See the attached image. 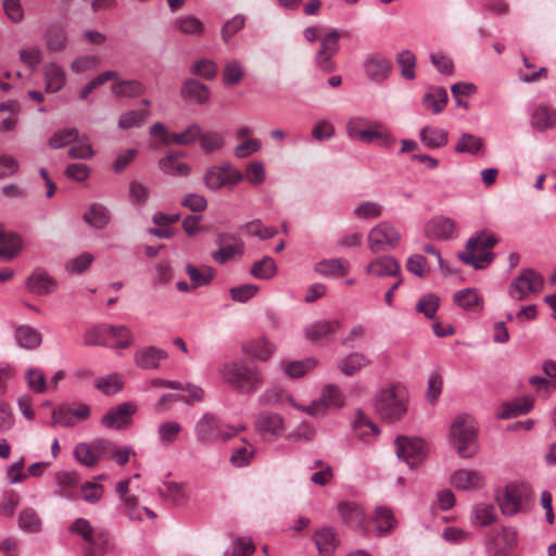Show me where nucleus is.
<instances>
[{
  "instance_id": "nucleus-15",
  "label": "nucleus",
  "mask_w": 556,
  "mask_h": 556,
  "mask_svg": "<svg viewBox=\"0 0 556 556\" xmlns=\"http://www.w3.org/2000/svg\"><path fill=\"white\" fill-rule=\"evenodd\" d=\"M458 231L457 224L450 217H432L425 227L426 236L434 240H450Z\"/></svg>"
},
{
  "instance_id": "nucleus-16",
  "label": "nucleus",
  "mask_w": 556,
  "mask_h": 556,
  "mask_svg": "<svg viewBox=\"0 0 556 556\" xmlns=\"http://www.w3.org/2000/svg\"><path fill=\"white\" fill-rule=\"evenodd\" d=\"M255 427L265 440H276L283 433V419L276 413L260 414Z\"/></svg>"
},
{
  "instance_id": "nucleus-38",
  "label": "nucleus",
  "mask_w": 556,
  "mask_h": 556,
  "mask_svg": "<svg viewBox=\"0 0 556 556\" xmlns=\"http://www.w3.org/2000/svg\"><path fill=\"white\" fill-rule=\"evenodd\" d=\"M161 170L166 175L187 176L190 167L187 163L178 161V156L174 152H168L159 161Z\"/></svg>"
},
{
  "instance_id": "nucleus-49",
  "label": "nucleus",
  "mask_w": 556,
  "mask_h": 556,
  "mask_svg": "<svg viewBox=\"0 0 556 556\" xmlns=\"http://www.w3.org/2000/svg\"><path fill=\"white\" fill-rule=\"evenodd\" d=\"M73 455H74V458L76 459V462H78L80 465L89 467V468L96 467L99 463L96 457V454H94L91 443H87V442L78 443L74 447Z\"/></svg>"
},
{
  "instance_id": "nucleus-56",
  "label": "nucleus",
  "mask_w": 556,
  "mask_h": 556,
  "mask_svg": "<svg viewBox=\"0 0 556 556\" xmlns=\"http://www.w3.org/2000/svg\"><path fill=\"white\" fill-rule=\"evenodd\" d=\"M454 302L464 309H473L480 305V298L476 289L467 288L454 294Z\"/></svg>"
},
{
  "instance_id": "nucleus-63",
  "label": "nucleus",
  "mask_w": 556,
  "mask_h": 556,
  "mask_svg": "<svg viewBox=\"0 0 556 556\" xmlns=\"http://www.w3.org/2000/svg\"><path fill=\"white\" fill-rule=\"evenodd\" d=\"M245 25V17L241 14L235 15L228 20L222 27V38L228 42L232 36L239 33Z\"/></svg>"
},
{
  "instance_id": "nucleus-27",
  "label": "nucleus",
  "mask_w": 556,
  "mask_h": 556,
  "mask_svg": "<svg viewBox=\"0 0 556 556\" xmlns=\"http://www.w3.org/2000/svg\"><path fill=\"white\" fill-rule=\"evenodd\" d=\"M313 540L317 546L319 554L330 555L339 545L338 534L333 528L326 527L316 531Z\"/></svg>"
},
{
  "instance_id": "nucleus-45",
  "label": "nucleus",
  "mask_w": 556,
  "mask_h": 556,
  "mask_svg": "<svg viewBox=\"0 0 556 556\" xmlns=\"http://www.w3.org/2000/svg\"><path fill=\"white\" fill-rule=\"evenodd\" d=\"M230 169V164L210 167L203 178V181L210 190H218L226 186V172Z\"/></svg>"
},
{
  "instance_id": "nucleus-10",
  "label": "nucleus",
  "mask_w": 556,
  "mask_h": 556,
  "mask_svg": "<svg viewBox=\"0 0 556 556\" xmlns=\"http://www.w3.org/2000/svg\"><path fill=\"white\" fill-rule=\"evenodd\" d=\"M68 531L81 536L89 547L85 551V556H96L97 551L108 543V533L103 530H94L91 523L85 518H77L70 527Z\"/></svg>"
},
{
  "instance_id": "nucleus-33",
  "label": "nucleus",
  "mask_w": 556,
  "mask_h": 556,
  "mask_svg": "<svg viewBox=\"0 0 556 556\" xmlns=\"http://www.w3.org/2000/svg\"><path fill=\"white\" fill-rule=\"evenodd\" d=\"M83 219L85 223L97 229H103L110 223L111 215L109 210L104 205L93 203L90 205L89 210L83 215Z\"/></svg>"
},
{
  "instance_id": "nucleus-12",
  "label": "nucleus",
  "mask_w": 556,
  "mask_h": 556,
  "mask_svg": "<svg viewBox=\"0 0 556 556\" xmlns=\"http://www.w3.org/2000/svg\"><path fill=\"white\" fill-rule=\"evenodd\" d=\"M137 412L134 402H125L110 408L102 417L101 424L109 429H124L131 424L132 415Z\"/></svg>"
},
{
  "instance_id": "nucleus-54",
  "label": "nucleus",
  "mask_w": 556,
  "mask_h": 556,
  "mask_svg": "<svg viewBox=\"0 0 556 556\" xmlns=\"http://www.w3.org/2000/svg\"><path fill=\"white\" fill-rule=\"evenodd\" d=\"M396 62L401 67V74L404 78L409 80L415 78L416 56L412 51H401L396 56Z\"/></svg>"
},
{
  "instance_id": "nucleus-44",
  "label": "nucleus",
  "mask_w": 556,
  "mask_h": 556,
  "mask_svg": "<svg viewBox=\"0 0 556 556\" xmlns=\"http://www.w3.org/2000/svg\"><path fill=\"white\" fill-rule=\"evenodd\" d=\"M200 136L201 127L198 124H192L181 132L169 134V137L165 139V144L191 146L199 140Z\"/></svg>"
},
{
  "instance_id": "nucleus-3",
  "label": "nucleus",
  "mask_w": 556,
  "mask_h": 556,
  "mask_svg": "<svg viewBox=\"0 0 556 556\" xmlns=\"http://www.w3.org/2000/svg\"><path fill=\"white\" fill-rule=\"evenodd\" d=\"M407 405L406 389L400 384H392L378 392L375 400V412L383 421L395 422L407 413Z\"/></svg>"
},
{
  "instance_id": "nucleus-22",
  "label": "nucleus",
  "mask_w": 556,
  "mask_h": 556,
  "mask_svg": "<svg viewBox=\"0 0 556 556\" xmlns=\"http://www.w3.org/2000/svg\"><path fill=\"white\" fill-rule=\"evenodd\" d=\"M448 94L443 87H431L421 99L422 106L433 114L441 113L446 106Z\"/></svg>"
},
{
  "instance_id": "nucleus-48",
  "label": "nucleus",
  "mask_w": 556,
  "mask_h": 556,
  "mask_svg": "<svg viewBox=\"0 0 556 556\" xmlns=\"http://www.w3.org/2000/svg\"><path fill=\"white\" fill-rule=\"evenodd\" d=\"M18 526L23 531L37 533L41 530V519L34 508H24L18 515Z\"/></svg>"
},
{
  "instance_id": "nucleus-47",
  "label": "nucleus",
  "mask_w": 556,
  "mask_h": 556,
  "mask_svg": "<svg viewBox=\"0 0 556 556\" xmlns=\"http://www.w3.org/2000/svg\"><path fill=\"white\" fill-rule=\"evenodd\" d=\"M483 139L471 134L464 132L455 144L457 153L479 154L483 152Z\"/></svg>"
},
{
  "instance_id": "nucleus-39",
  "label": "nucleus",
  "mask_w": 556,
  "mask_h": 556,
  "mask_svg": "<svg viewBox=\"0 0 556 556\" xmlns=\"http://www.w3.org/2000/svg\"><path fill=\"white\" fill-rule=\"evenodd\" d=\"M497 520L496 508L491 503H478L472 508V522L480 527H488Z\"/></svg>"
},
{
  "instance_id": "nucleus-24",
  "label": "nucleus",
  "mask_w": 556,
  "mask_h": 556,
  "mask_svg": "<svg viewBox=\"0 0 556 556\" xmlns=\"http://www.w3.org/2000/svg\"><path fill=\"white\" fill-rule=\"evenodd\" d=\"M338 511L345 525L354 529H364L365 515L358 505L342 502L338 504Z\"/></svg>"
},
{
  "instance_id": "nucleus-30",
  "label": "nucleus",
  "mask_w": 556,
  "mask_h": 556,
  "mask_svg": "<svg viewBox=\"0 0 556 556\" xmlns=\"http://www.w3.org/2000/svg\"><path fill=\"white\" fill-rule=\"evenodd\" d=\"M420 140L429 149L445 147L448 142V132L445 129L425 126L419 132Z\"/></svg>"
},
{
  "instance_id": "nucleus-53",
  "label": "nucleus",
  "mask_w": 556,
  "mask_h": 556,
  "mask_svg": "<svg viewBox=\"0 0 556 556\" xmlns=\"http://www.w3.org/2000/svg\"><path fill=\"white\" fill-rule=\"evenodd\" d=\"M149 116L147 110H131L119 116L118 126L123 129L140 127Z\"/></svg>"
},
{
  "instance_id": "nucleus-26",
  "label": "nucleus",
  "mask_w": 556,
  "mask_h": 556,
  "mask_svg": "<svg viewBox=\"0 0 556 556\" xmlns=\"http://www.w3.org/2000/svg\"><path fill=\"white\" fill-rule=\"evenodd\" d=\"M167 356L166 351L150 346L136 353L135 363L142 369H155L160 362L166 359Z\"/></svg>"
},
{
  "instance_id": "nucleus-6",
  "label": "nucleus",
  "mask_w": 556,
  "mask_h": 556,
  "mask_svg": "<svg viewBox=\"0 0 556 556\" xmlns=\"http://www.w3.org/2000/svg\"><path fill=\"white\" fill-rule=\"evenodd\" d=\"M544 279L542 275L531 268H523L513 279L508 288V294L516 301L526 300L531 293H539L543 289Z\"/></svg>"
},
{
  "instance_id": "nucleus-58",
  "label": "nucleus",
  "mask_w": 556,
  "mask_h": 556,
  "mask_svg": "<svg viewBox=\"0 0 556 556\" xmlns=\"http://www.w3.org/2000/svg\"><path fill=\"white\" fill-rule=\"evenodd\" d=\"M149 195H150V190L142 182H139L137 180H132L129 182L128 197H129V201L134 205H138V206L144 205L149 199Z\"/></svg>"
},
{
  "instance_id": "nucleus-52",
  "label": "nucleus",
  "mask_w": 556,
  "mask_h": 556,
  "mask_svg": "<svg viewBox=\"0 0 556 556\" xmlns=\"http://www.w3.org/2000/svg\"><path fill=\"white\" fill-rule=\"evenodd\" d=\"M277 266L270 256H264L251 267V275L258 279H269L275 276Z\"/></svg>"
},
{
  "instance_id": "nucleus-61",
  "label": "nucleus",
  "mask_w": 556,
  "mask_h": 556,
  "mask_svg": "<svg viewBox=\"0 0 556 556\" xmlns=\"http://www.w3.org/2000/svg\"><path fill=\"white\" fill-rule=\"evenodd\" d=\"M354 214L361 219L378 218L382 215V206L377 202L365 201L355 207Z\"/></svg>"
},
{
  "instance_id": "nucleus-31",
  "label": "nucleus",
  "mask_w": 556,
  "mask_h": 556,
  "mask_svg": "<svg viewBox=\"0 0 556 556\" xmlns=\"http://www.w3.org/2000/svg\"><path fill=\"white\" fill-rule=\"evenodd\" d=\"M350 264L343 258L323 260L315 264V271L323 276L343 277L349 273Z\"/></svg>"
},
{
  "instance_id": "nucleus-40",
  "label": "nucleus",
  "mask_w": 556,
  "mask_h": 556,
  "mask_svg": "<svg viewBox=\"0 0 556 556\" xmlns=\"http://www.w3.org/2000/svg\"><path fill=\"white\" fill-rule=\"evenodd\" d=\"M181 93L184 98L194 100L199 104H204L210 99L207 87L195 79H187L182 86Z\"/></svg>"
},
{
  "instance_id": "nucleus-50",
  "label": "nucleus",
  "mask_w": 556,
  "mask_h": 556,
  "mask_svg": "<svg viewBox=\"0 0 556 556\" xmlns=\"http://www.w3.org/2000/svg\"><path fill=\"white\" fill-rule=\"evenodd\" d=\"M182 427L177 421H165L159 426L157 434L162 445L169 446L172 445L178 438L181 432Z\"/></svg>"
},
{
  "instance_id": "nucleus-9",
  "label": "nucleus",
  "mask_w": 556,
  "mask_h": 556,
  "mask_svg": "<svg viewBox=\"0 0 556 556\" xmlns=\"http://www.w3.org/2000/svg\"><path fill=\"white\" fill-rule=\"evenodd\" d=\"M394 445L397 458L405 462L410 468H414L426 458V443L420 438L399 435L395 439Z\"/></svg>"
},
{
  "instance_id": "nucleus-2",
  "label": "nucleus",
  "mask_w": 556,
  "mask_h": 556,
  "mask_svg": "<svg viewBox=\"0 0 556 556\" xmlns=\"http://www.w3.org/2000/svg\"><path fill=\"white\" fill-rule=\"evenodd\" d=\"M478 426L475 418L466 413L457 415L451 425L450 441L463 458H470L478 452Z\"/></svg>"
},
{
  "instance_id": "nucleus-28",
  "label": "nucleus",
  "mask_w": 556,
  "mask_h": 556,
  "mask_svg": "<svg viewBox=\"0 0 556 556\" xmlns=\"http://www.w3.org/2000/svg\"><path fill=\"white\" fill-rule=\"evenodd\" d=\"M341 327L339 319L318 320L305 328V337L309 341H318L334 333Z\"/></svg>"
},
{
  "instance_id": "nucleus-55",
  "label": "nucleus",
  "mask_w": 556,
  "mask_h": 556,
  "mask_svg": "<svg viewBox=\"0 0 556 556\" xmlns=\"http://www.w3.org/2000/svg\"><path fill=\"white\" fill-rule=\"evenodd\" d=\"M244 252V243L238 242L233 245L219 247L218 250L212 253V258L220 265L226 264L229 260L236 255H242Z\"/></svg>"
},
{
  "instance_id": "nucleus-35",
  "label": "nucleus",
  "mask_w": 556,
  "mask_h": 556,
  "mask_svg": "<svg viewBox=\"0 0 556 556\" xmlns=\"http://www.w3.org/2000/svg\"><path fill=\"white\" fill-rule=\"evenodd\" d=\"M173 27L179 33L189 36H201L205 29L203 22L193 15L178 16L173 22Z\"/></svg>"
},
{
  "instance_id": "nucleus-5",
  "label": "nucleus",
  "mask_w": 556,
  "mask_h": 556,
  "mask_svg": "<svg viewBox=\"0 0 556 556\" xmlns=\"http://www.w3.org/2000/svg\"><path fill=\"white\" fill-rule=\"evenodd\" d=\"M243 429V426L236 428L224 425L213 414H204L194 426L197 440L203 445H212L219 440L226 442Z\"/></svg>"
},
{
  "instance_id": "nucleus-4",
  "label": "nucleus",
  "mask_w": 556,
  "mask_h": 556,
  "mask_svg": "<svg viewBox=\"0 0 556 556\" xmlns=\"http://www.w3.org/2000/svg\"><path fill=\"white\" fill-rule=\"evenodd\" d=\"M496 242L497 238L494 235L480 232L467 241L466 251L459 252L458 257L476 269L485 268L494 258V254L488 250Z\"/></svg>"
},
{
  "instance_id": "nucleus-21",
  "label": "nucleus",
  "mask_w": 556,
  "mask_h": 556,
  "mask_svg": "<svg viewBox=\"0 0 556 556\" xmlns=\"http://www.w3.org/2000/svg\"><path fill=\"white\" fill-rule=\"evenodd\" d=\"M400 271V263L390 255L380 256L366 266V273L376 277L399 276Z\"/></svg>"
},
{
  "instance_id": "nucleus-14",
  "label": "nucleus",
  "mask_w": 556,
  "mask_h": 556,
  "mask_svg": "<svg viewBox=\"0 0 556 556\" xmlns=\"http://www.w3.org/2000/svg\"><path fill=\"white\" fill-rule=\"evenodd\" d=\"M344 404V395L334 384H327L321 393L320 399L314 401L306 407L309 415L317 416L324 414L327 407L339 408Z\"/></svg>"
},
{
  "instance_id": "nucleus-51",
  "label": "nucleus",
  "mask_w": 556,
  "mask_h": 556,
  "mask_svg": "<svg viewBox=\"0 0 556 556\" xmlns=\"http://www.w3.org/2000/svg\"><path fill=\"white\" fill-rule=\"evenodd\" d=\"M79 134L76 128H64L56 130L48 141V144L51 149H61L68 143H72L78 140Z\"/></svg>"
},
{
  "instance_id": "nucleus-41",
  "label": "nucleus",
  "mask_w": 556,
  "mask_h": 556,
  "mask_svg": "<svg viewBox=\"0 0 556 556\" xmlns=\"http://www.w3.org/2000/svg\"><path fill=\"white\" fill-rule=\"evenodd\" d=\"M375 522L377 535L379 536L390 533L396 526L393 511L386 506H379L376 508Z\"/></svg>"
},
{
  "instance_id": "nucleus-25",
  "label": "nucleus",
  "mask_w": 556,
  "mask_h": 556,
  "mask_svg": "<svg viewBox=\"0 0 556 556\" xmlns=\"http://www.w3.org/2000/svg\"><path fill=\"white\" fill-rule=\"evenodd\" d=\"M391 68L392 63L381 55H372L365 62V71L367 76L376 81L386 79L391 72Z\"/></svg>"
},
{
  "instance_id": "nucleus-59",
  "label": "nucleus",
  "mask_w": 556,
  "mask_h": 556,
  "mask_svg": "<svg viewBox=\"0 0 556 556\" xmlns=\"http://www.w3.org/2000/svg\"><path fill=\"white\" fill-rule=\"evenodd\" d=\"M75 142L76 144L72 146L67 151V155L71 159L89 160L94 155L87 136L79 137Z\"/></svg>"
},
{
  "instance_id": "nucleus-36",
  "label": "nucleus",
  "mask_w": 556,
  "mask_h": 556,
  "mask_svg": "<svg viewBox=\"0 0 556 556\" xmlns=\"http://www.w3.org/2000/svg\"><path fill=\"white\" fill-rule=\"evenodd\" d=\"M46 91L56 92L61 90L66 81L64 70L56 63H49L45 67Z\"/></svg>"
},
{
  "instance_id": "nucleus-43",
  "label": "nucleus",
  "mask_w": 556,
  "mask_h": 556,
  "mask_svg": "<svg viewBox=\"0 0 556 556\" xmlns=\"http://www.w3.org/2000/svg\"><path fill=\"white\" fill-rule=\"evenodd\" d=\"M317 361L314 357H306L301 361L286 362L282 364L286 375L290 378H301L307 372L314 370Z\"/></svg>"
},
{
  "instance_id": "nucleus-60",
  "label": "nucleus",
  "mask_w": 556,
  "mask_h": 556,
  "mask_svg": "<svg viewBox=\"0 0 556 556\" xmlns=\"http://www.w3.org/2000/svg\"><path fill=\"white\" fill-rule=\"evenodd\" d=\"M244 228L248 235L258 237L262 240L270 239L278 233L275 227H265L260 219L247 223Z\"/></svg>"
},
{
  "instance_id": "nucleus-13",
  "label": "nucleus",
  "mask_w": 556,
  "mask_h": 556,
  "mask_svg": "<svg viewBox=\"0 0 556 556\" xmlns=\"http://www.w3.org/2000/svg\"><path fill=\"white\" fill-rule=\"evenodd\" d=\"M339 33L333 29L321 40V47L316 54V64L326 73L332 72L336 68L332 56L339 51Z\"/></svg>"
},
{
  "instance_id": "nucleus-19",
  "label": "nucleus",
  "mask_w": 556,
  "mask_h": 556,
  "mask_svg": "<svg viewBox=\"0 0 556 556\" xmlns=\"http://www.w3.org/2000/svg\"><path fill=\"white\" fill-rule=\"evenodd\" d=\"M451 483L458 490H477L483 486L484 476L478 470L458 469L452 475Z\"/></svg>"
},
{
  "instance_id": "nucleus-11",
  "label": "nucleus",
  "mask_w": 556,
  "mask_h": 556,
  "mask_svg": "<svg viewBox=\"0 0 556 556\" xmlns=\"http://www.w3.org/2000/svg\"><path fill=\"white\" fill-rule=\"evenodd\" d=\"M366 124L365 119L355 118L351 119L346 125L348 134L351 138H355L364 143H371L377 141L380 147L391 148L395 140L386 130L380 129H366L362 130L361 126Z\"/></svg>"
},
{
  "instance_id": "nucleus-46",
  "label": "nucleus",
  "mask_w": 556,
  "mask_h": 556,
  "mask_svg": "<svg viewBox=\"0 0 556 556\" xmlns=\"http://www.w3.org/2000/svg\"><path fill=\"white\" fill-rule=\"evenodd\" d=\"M110 331L112 325H99L87 330L84 334V343L86 345H109L110 344Z\"/></svg>"
},
{
  "instance_id": "nucleus-57",
  "label": "nucleus",
  "mask_w": 556,
  "mask_h": 556,
  "mask_svg": "<svg viewBox=\"0 0 556 556\" xmlns=\"http://www.w3.org/2000/svg\"><path fill=\"white\" fill-rule=\"evenodd\" d=\"M440 306V299L434 293H427L422 295L417 302L416 309L418 313L424 314L427 318H433Z\"/></svg>"
},
{
  "instance_id": "nucleus-18",
  "label": "nucleus",
  "mask_w": 556,
  "mask_h": 556,
  "mask_svg": "<svg viewBox=\"0 0 556 556\" xmlns=\"http://www.w3.org/2000/svg\"><path fill=\"white\" fill-rule=\"evenodd\" d=\"M530 124L536 131L556 127V110L547 104H536L531 111Z\"/></svg>"
},
{
  "instance_id": "nucleus-1",
  "label": "nucleus",
  "mask_w": 556,
  "mask_h": 556,
  "mask_svg": "<svg viewBox=\"0 0 556 556\" xmlns=\"http://www.w3.org/2000/svg\"><path fill=\"white\" fill-rule=\"evenodd\" d=\"M218 372L226 383L241 394H250L263 384L258 368L243 359L225 363Z\"/></svg>"
},
{
  "instance_id": "nucleus-7",
  "label": "nucleus",
  "mask_w": 556,
  "mask_h": 556,
  "mask_svg": "<svg viewBox=\"0 0 556 556\" xmlns=\"http://www.w3.org/2000/svg\"><path fill=\"white\" fill-rule=\"evenodd\" d=\"M518 543L517 531L513 527L492 529L485 538V548L491 556H507Z\"/></svg>"
},
{
  "instance_id": "nucleus-32",
  "label": "nucleus",
  "mask_w": 556,
  "mask_h": 556,
  "mask_svg": "<svg viewBox=\"0 0 556 556\" xmlns=\"http://www.w3.org/2000/svg\"><path fill=\"white\" fill-rule=\"evenodd\" d=\"M112 93L117 98H137L146 92V86L135 79H126L111 86Z\"/></svg>"
},
{
  "instance_id": "nucleus-62",
  "label": "nucleus",
  "mask_w": 556,
  "mask_h": 556,
  "mask_svg": "<svg viewBox=\"0 0 556 556\" xmlns=\"http://www.w3.org/2000/svg\"><path fill=\"white\" fill-rule=\"evenodd\" d=\"M94 386L106 395L115 394L123 388V383L117 375L98 378L94 381Z\"/></svg>"
},
{
  "instance_id": "nucleus-29",
  "label": "nucleus",
  "mask_w": 556,
  "mask_h": 556,
  "mask_svg": "<svg viewBox=\"0 0 556 556\" xmlns=\"http://www.w3.org/2000/svg\"><path fill=\"white\" fill-rule=\"evenodd\" d=\"M370 364L371 361L364 353L352 352L339 362L338 367L343 375L353 376Z\"/></svg>"
},
{
  "instance_id": "nucleus-34",
  "label": "nucleus",
  "mask_w": 556,
  "mask_h": 556,
  "mask_svg": "<svg viewBox=\"0 0 556 556\" xmlns=\"http://www.w3.org/2000/svg\"><path fill=\"white\" fill-rule=\"evenodd\" d=\"M15 339L21 348L33 350L41 344L42 336L35 328L22 325L15 329Z\"/></svg>"
},
{
  "instance_id": "nucleus-8",
  "label": "nucleus",
  "mask_w": 556,
  "mask_h": 556,
  "mask_svg": "<svg viewBox=\"0 0 556 556\" xmlns=\"http://www.w3.org/2000/svg\"><path fill=\"white\" fill-rule=\"evenodd\" d=\"M401 240L397 229L389 222H381L368 233L369 249L374 253L394 249Z\"/></svg>"
},
{
  "instance_id": "nucleus-23",
  "label": "nucleus",
  "mask_w": 556,
  "mask_h": 556,
  "mask_svg": "<svg viewBox=\"0 0 556 556\" xmlns=\"http://www.w3.org/2000/svg\"><path fill=\"white\" fill-rule=\"evenodd\" d=\"M242 351L245 354L254 356L263 362H266L274 355L276 346L266 338L262 337L247 341L242 345Z\"/></svg>"
},
{
  "instance_id": "nucleus-17",
  "label": "nucleus",
  "mask_w": 556,
  "mask_h": 556,
  "mask_svg": "<svg viewBox=\"0 0 556 556\" xmlns=\"http://www.w3.org/2000/svg\"><path fill=\"white\" fill-rule=\"evenodd\" d=\"M525 494L520 486L516 484H508L503 494L497 496V502L503 515L514 516L521 509V503Z\"/></svg>"
},
{
  "instance_id": "nucleus-42",
  "label": "nucleus",
  "mask_w": 556,
  "mask_h": 556,
  "mask_svg": "<svg viewBox=\"0 0 556 556\" xmlns=\"http://www.w3.org/2000/svg\"><path fill=\"white\" fill-rule=\"evenodd\" d=\"M533 405L534 400L530 396H525L521 400L515 401L513 403H505L502 406V412L498 413V418L508 419L522 414H527L532 409Z\"/></svg>"
},
{
  "instance_id": "nucleus-20",
  "label": "nucleus",
  "mask_w": 556,
  "mask_h": 556,
  "mask_svg": "<svg viewBox=\"0 0 556 556\" xmlns=\"http://www.w3.org/2000/svg\"><path fill=\"white\" fill-rule=\"evenodd\" d=\"M26 288L34 294L47 295L56 289V281L43 270L36 269L28 277Z\"/></svg>"
},
{
  "instance_id": "nucleus-64",
  "label": "nucleus",
  "mask_w": 556,
  "mask_h": 556,
  "mask_svg": "<svg viewBox=\"0 0 556 556\" xmlns=\"http://www.w3.org/2000/svg\"><path fill=\"white\" fill-rule=\"evenodd\" d=\"M243 77L241 64L238 61H230L226 64L223 73V81L225 86H235Z\"/></svg>"
},
{
  "instance_id": "nucleus-37",
  "label": "nucleus",
  "mask_w": 556,
  "mask_h": 556,
  "mask_svg": "<svg viewBox=\"0 0 556 556\" xmlns=\"http://www.w3.org/2000/svg\"><path fill=\"white\" fill-rule=\"evenodd\" d=\"M21 249V239L13 232L0 229V260L10 261L15 257Z\"/></svg>"
}]
</instances>
